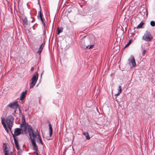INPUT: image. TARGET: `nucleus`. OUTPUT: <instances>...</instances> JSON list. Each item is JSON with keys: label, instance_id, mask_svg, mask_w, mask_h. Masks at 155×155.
Segmentation results:
<instances>
[{"label": "nucleus", "instance_id": "obj_1", "mask_svg": "<svg viewBox=\"0 0 155 155\" xmlns=\"http://www.w3.org/2000/svg\"><path fill=\"white\" fill-rule=\"evenodd\" d=\"M21 129L20 128H16L15 129L14 134H13L12 132L11 133L12 135L14 140L15 143L17 150H19V144L18 138L17 136L21 134H23L21 131Z\"/></svg>", "mask_w": 155, "mask_h": 155}, {"label": "nucleus", "instance_id": "obj_2", "mask_svg": "<svg viewBox=\"0 0 155 155\" xmlns=\"http://www.w3.org/2000/svg\"><path fill=\"white\" fill-rule=\"evenodd\" d=\"M89 39L87 36H86L81 39L80 44L81 47L82 48L86 49L89 48L90 49L92 48L94 46V45H86V43H87Z\"/></svg>", "mask_w": 155, "mask_h": 155}, {"label": "nucleus", "instance_id": "obj_3", "mask_svg": "<svg viewBox=\"0 0 155 155\" xmlns=\"http://www.w3.org/2000/svg\"><path fill=\"white\" fill-rule=\"evenodd\" d=\"M14 120V117L12 115L8 116L6 118L5 122L11 131L13 124Z\"/></svg>", "mask_w": 155, "mask_h": 155}, {"label": "nucleus", "instance_id": "obj_4", "mask_svg": "<svg viewBox=\"0 0 155 155\" xmlns=\"http://www.w3.org/2000/svg\"><path fill=\"white\" fill-rule=\"evenodd\" d=\"M27 131L29 134V135L30 139L36 137L37 134L35 133L34 131L33 130L31 126L28 123L27 124Z\"/></svg>", "mask_w": 155, "mask_h": 155}, {"label": "nucleus", "instance_id": "obj_5", "mask_svg": "<svg viewBox=\"0 0 155 155\" xmlns=\"http://www.w3.org/2000/svg\"><path fill=\"white\" fill-rule=\"evenodd\" d=\"M153 37L151 33L148 31H146L144 35L143 36L142 39L147 41H151Z\"/></svg>", "mask_w": 155, "mask_h": 155}, {"label": "nucleus", "instance_id": "obj_6", "mask_svg": "<svg viewBox=\"0 0 155 155\" xmlns=\"http://www.w3.org/2000/svg\"><path fill=\"white\" fill-rule=\"evenodd\" d=\"M37 74L34 75L31 78V82L30 84V87H33L35 85L36 82L38 80V74L36 72Z\"/></svg>", "mask_w": 155, "mask_h": 155}, {"label": "nucleus", "instance_id": "obj_7", "mask_svg": "<svg viewBox=\"0 0 155 155\" xmlns=\"http://www.w3.org/2000/svg\"><path fill=\"white\" fill-rule=\"evenodd\" d=\"M7 106L12 109H16L19 107L17 101H15L13 102H11Z\"/></svg>", "mask_w": 155, "mask_h": 155}, {"label": "nucleus", "instance_id": "obj_8", "mask_svg": "<svg viewBox=\"0 0 155 155\" xmlns=\"http://www.w3.org/2000/svg\"><path fill=\"white\" fill-rule=\"evenodd\" d=\"M128 60L130 65H132L133 67L136 66L135 60L133 56H131Z\"/></svg>", "mask_w": 155, "mask_h": 155}, {"label": "nucleus", "instance_id": "obj_9", "mask_svg": "<svg viewBox=\"0 0 155 155\" xmlns=\"http://www.w3.org/2000/svg\"><path fill=\"white\" fill-rule=\"evenodd\" d=\"M3 147V150L4 153L5 155H9V152L10 150L9 147V145H7L6 144H4Z\"/></svg>", "mask_w": 155, "mask_h": 155}, {"label": "nucleus", "instance_id": "obj_10", "mask_svg": "<svg viewBox=\"0 0 155 155\" xmlns=\"http://www.w3.org/2000/svg\"><path fill=\"white\" fill-rule=\"evenodd\" d=\"M31 139V140L32 144L33 146V150L36 152L38 151V147L37 145L36 144V142L33 138Z\"/></svg>", "mask_w": 155, "mask_h": 155}, {"label": "nucleus", "instance_id": "obj_11", "mask_svg": "<svg viewBox=\"0 0 155 155\" xmlns=\"http://www.w3.org/2000/svg\"><path fill=\"white\" fill-rule=\"evenodd\" d=\"M45 43V41H44L39 48L38 51H37V53L39 54H41L44 47Z\"/></svg>", "mask_w": 155, "mask_h": 155}, {"label": "nucleus", "instance_id": "obj_12", "mask_svg": "<svg viewBox=\"0 0 155 155\" xmlns=\"http://www.w3.org/2000/svg\"><path fill=\"white\" fill-rule=\"evenodd\" d=\"M27 90H25V91L22 92L20 98V100L22 101L24 99V98L25 97L26 95L27 94Z\"/></svg>", "mask_w": 155, "mask_h": 155}, {"label": "nucleus", "instance_id": "obj_13", "mask_svg": "<svg viewBox=\"0 0 155 155\" xmlns=\"http://www.w3.org/2000/svg\"><path fill=\"white\" fill-rule=\"evenodd\" d=\"M34 137H33V138ZM35 138L38 139V140H37V141L39 143H41V144H43V142L42 140L41 139V137L38 134H37V135H36V137Z\"/></svg>", "mask_w": 155, "mask_h": 155}, {"label": "nucleus", "instance_id": "obj_14", "mask_svg": "<svg viewBox=\"0 0 155 155\" xmlns=\"http://www.w3.org/2000/svg\"><path fill=\"white\" fill-rule=\"evenodd\" d=\"M27 124V123H26L25 119L23 118L21 120V123L20 124V127L22 128L24 126H25Z\"/></svg>", "mask_w": 155, "mask_h": 155}, {"label": "nucleus", "instance_id": "obj_15", "mask_svg": "<svg viewBox=\"0 0 155 155\" xmlns=\"http://www.w3.org/2000/svg\"><path fill=\"white\" fill-rule=\"evenodd\" d=\"M20 129H21V131L23 134L26 133L27 129V124L25 126H24L23 127L21 128Z\"/></svg>", "mask_w": 155, "mask_h": 155}, {"label": "nucleus", "instance_id": "obj_16", "mask_svg": "<svg viewBox=\"0 0 155 155\" xmlns=\"http://www.w3.org/2000/svg\"><path fill=\"white\" fill-rule=\"evenodd\" d=\"M48 126L49 127V133L50 136L51 137L52 136V128L51 125L50 123L49 124Z\"/></svg>", "mask_w": 155, "mask_h": 155}, {"label": "nucleus", "instance_id": "obj_17", "mask_svg": "<svg viewBox=\"0 0 155 155\" xmlns=\"http://www.w3.org/2000/svg\"><path fill=\"white\" fill-rule=\"evenodd\" d=\"M23 24V25H27L28 24V21L26 17H25L23 19H22Z\"/></svg>", "mask_w": 155, "mask_h": 155}, {"label": "nucleus", "instance_id": "obj_18", "mask_svg": "<svg viewBox=\"0 0 155 155\" xmlns=\"http://www.w3.org/2000/svg\"><path fill=\"white\" fill-rule=\"evenodd\" d=\"M57 34L59 35L63 31V28L62 27H61L60 28L58 27L57 28Z\"/></svg>", "mask_w": 155, "mask_h": 155}, {"label": "nucleus", "instance_id": "obj_19", "mask_svg": "<svg viewBox=\"0 0 155 155\" xmlns=\"http://www.w3.org/2000/svg\"><path fill=\"white\" fill-rule=\"evenodd\" d=\"M118 92L117 93H115V96L116 97L117 96L119 95V94L121 92L122 90L121 88H119L117 89Z\"/></svg>", "mask_w": 155, "mask_h": 155}, {"label": "nucleus", "instance_id": "obj_20", "mask_svg": "<svg viewBox=\"0 0 155 155\" xmlns=\"http://www.w3.org/2000/svg\"><path fill=\"white\" fill-rule=\"evenodd\" d=\"M40 10L39 12H38V15L37 16L38 18H39L40 17H43V15L41 13V8H40Z\"/></svg>", "mask_w": 155, "mask_h": 155}, {"label": "nucleus", "instance_id": "obj_21", "mask_svg": "<svg viewBox=\"0 0 155 155\" xmlns=\"http://www.w3.org/2000/svg\"><path fill=\"white\" fill-rule=\"evenodd\" d=\"M144 23L143 22H141L137 26V28H142L143 25L144 24Z\"/></svg>", "mask_w": 155, "mask_h": 155}, {"label": "nucleus", "instance_id": "obj_22", "mask_svg": "<svg viewBox=\"0 0 155 155\" xmlns=\"http://www.w3.org/2000/svg\"><path fill=\"white\" fill-rule=\"evenodd\" d=\"M96 88H95V89L94 90V93H96V95L97 94H98L100 91L99 88H97V89Z\"/></svg>", "mask_w": 155, "mask_h": 155}, {"label": "nucleus", "instance_id": "obj_23", "mask_svg": "<svg viewBox=\"0 0 155 155\" xmlns=\"http://www.w3.org/2000/svg\"><path fill=\"white\" fill-rule=\"evenodd\" d=\"M42 23H43V26L44 27V35H45V32L46 31V28H45V21H43V22H42Z\"/></svg>", "mask_w": 155, "mask_h": 155}, {"label": "nucleus", "instance_id": "obj_24", "mask_svg": "<svg viewBox=\"0 0 155 155\" xmlns=\"http://www.w3.org/2000/svg\"><path fill=\"white\" fill-rule=\"evenodd\" d=\"M150 25L153 26L154 27L155 26V21H152L150 22Z\"/></svg>", "mask_w": 155, "mask_h": 155}, {"label": "nucleus", "instance_id": "obj_25", "mask_svg": "<svg viewBox=\"0 0 155 155\" xmlns=\"http://www.w3.org/2000/svg\"><path fill=\"white\" fill-rule=\"evenodd\" d=\"M131 43V40H130L128 43L126 45L124 46V48H126L128 46L130 45Z\"/></svg>", "mask_w": 155, "mask_h": 155}, {"label": "nucleus", "instance_id": "obj_26", "mask_svg": "<svg viewBox=\"0 0 155 155\" xmlns=\"http://www.w3.org/2000/svg\"><path fill=\"white\" fill-rule=\"evenodd\" d=\"M84 135L85 136L87 140H88L90 139V138L87 133H86V135L85 134Z\"/></svg>", "mask_w": 155, "mask_h": 155}, {"label": "nucleus", "instance_id": "obj_27", "mask_svg": "<svg viewBox=\"0 0 155 155\" xmlns=\"http://www.w3.org/2000/svg\"><path fill=\"white\" fill-rule=\"evenodd\" d=\"M146 52H147V50H143L142 51V56H144Z\"/></svg>", "mask_w": 155, "mask_h": 155}, {"label": "nucleus", "instance_id": "obj_28", "mask_svg": "<svg viewBox=\"0 0 155 155\" xmlns=\"http://www.w3.org/2000/svg\"><path fill=\"white\" fill-rule=\"evenodd\" d=\"M38 20H40L42 22L43 21H45V19L44 18H43L42 17H40L39 18H38Z\"/></svg>", "mask_w": 155, "mask_h": 155}, {"label": "nucleus", "instance_id": "obj_29", "mask_svg": "<svg viewBox=\"0 0 155 155\" xmlns=\"http://www.w3.org/2000/svg\"><path fill=\"white\" fill-rule=\"evenodd\" d=\"M5 130H6V132L8 133V132H9V131H8V129L7 128V127H6L5 128Z\"/></svg>", "mask_w": 155, "mask_h": 155}, {"label": "nucleus", "instance_id": "obj_30", "mask_svg": "<svg viewBox=\"0 0 155 155\" xmlns=\"http://www.w3.org/2000/svg\"><path fill=\"white\" fill-rule=\"evenodd\" d=\"M2 125L5 124L4 121H3V120H2Z\"/></svg>", "mask_w": 155, "mask_h": 155}, {"label": "nucleus", "instance_id": "obj_31", "mask_svg": "<svg viewBox=\"0 0 155 155\" xmlns=\"http://www.w3.org/2000/svg\"><path fill=\"white\" fill-rule=\"evenodd\" d=\"M67 150V149H66L64 150V152H63V153L64 154H65V152H66Z\"/></svg>", "mask_w": 155, "mask_h": 155}, {"label": "nucleus", "instance_id": "obj_32", "mask_svg": "<svg viewBox=\"0 0 155 155\" xmlns=\"http://www.w3.org/2000/svg\"><path fill=\"white\" fill-rule=\"evenodd\" d=\"M34 70V68L33 67H32L31 68V71H32Z\"/></svg>", "mask_w": 155, "mask_h": 155}, {"label": "nucleus", "instance_id": "obj_33", "mask_svg": "<svg viewBox=\"0 0 155 155\" xmlns=\"http://www.w3.org/2000/svg\"><path fill=\"white\" fill-rule=\"evenodd\" d=\"M3 125L4 128H5L6 127H7L6 124H3Z\"/></svg>", "mask_w": 155, "mask_h": 155}, {"label": "nucleus", "instance_id": "obj_34", "mask_svg": "<svg viewBox=\"0 0 155 155\" xmlns=\"http://www.w3.org/2000/svg\"><path fill=\"white\" fill-rule=\"evenodd\" d=\"M3 125L4 128H5L6 127H7L6 124H3Z\"/></svg>", "mask_w": 155, "mask_h": 155}, {"label": "nucleus", "instance_id": "obj_35", "mask_svg": "<svg viewBox=\"0 0 155 155\" xmlns=\"http://www.w3.org/2000/svg\"><path fill=\"white\" fill-rule=\"evenodd\" d=\"M36 155H39L38 152H36Z\"/></svg>", "mask_w": 155, "mask_h": 155}, {"label": "nucleus", "instance_id": "obj_36", "mask_svg": "<svg viewBox=\"0 0 155 155\" xmlns=\"http://www.w3.org/2000/svg\"><path fill=\"white\" fill-rule=\"evenodd\" d=\"M43 72H44V71H43L42 72V73H41V77L42 75V74H43Z\"/></svg>", "mask_w": 155, "mask_h": 155}, {"label": "nucleus", "instance_id": "obj_37", "mask_svg": "<svg viewBox=\"0 0 155 155\" xmlns=\"http://www.w3.org/2000/svg\"><path fill=\"white\" fill-rule=\"evenodd\" d=\"M31 22H33V20L31 21Z\"/></svg>", "mask_w": 155, "mask_h": 155}, {"label": "nucleus", "instance_id": "obj_38", "mask_svg": "<svg viewBox=\"0 0 155 155\" xmlns=\"http://www.w3.org/2000/svg\"><path fill=\"white\" fill-rule=\"evenodd\" d=\"M34 25H33V28H34Z\"/></svg>", "mask_w": 155, "mask_h": 155}, {"label": "nucleus", "instance_id": "obj_39", "mask_svg": "<svg viewBox=\"0 0 155 155\" xmlns=\"http://www.w3.org/2000/svg\"><path fill=\"white\" fill-rule=\"evenodd\" d=\"M118 87H121L120 86H119Z\"/></svg>", "mask_w": 155, "mask_h": 155}, {"label": "nucleus", "instance_id": "obj_40", "mask_svg": "<svg viewBox=\"0 0 155 155\" xmlns=\"http://www.w3.org/2000/svg\"><path fill=\"white\" fill-rule=\"evenodd\" d=\"M15 112H16V110H15V111H14V112L15 113Z\"/></svg>", "mask_w": 155, "mask_h": 155}]
</instances>
